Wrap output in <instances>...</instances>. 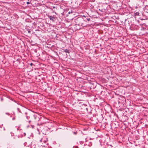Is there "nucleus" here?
<instances>
[{"label": "nucleus", "instance_id": "obj_1", "mask_svg": "<svg viewBox=\"0 0 148 148\" xmlns=\"http://www.w3.org/2000/svg\"><path fill=\"white\" fill-rule=\"evenodd\" d=\"M49 18L50 20L53 21H54L55 19V17L53 16H49Z\"/></svg>", "mask_w": 148, "mask_h": 148}, {"label": "nucleus", "instance_id": "obj_2", "mask_svg": "<svg viewBox=\"0 0 148 148\" xmlns=\"http://www.w3.org/2000/svg\"><path fill=\"white\" fill-rule=\"evenodd\" d=\"M62 50L64 51V52L66 53H69V50L67 49H63Z\"/></svg>", "mask_w": 148, "mask_h": 148}, {"label": "nucleus", "instance_id": "obj_3", "mask_svg": "<svg viewBox=\"0 0 148 148\" xmlns=\"http://www.w3.org/2000/svg\"><path fill=\"white\" fill-rule=\"evenodd\" d=\"M37 116L35 115L34 114L32 115V118H33V119L34 120H35L37 118Z\"/></svg>", "mask_w": 148, "mask_h": 148}, {"label": "nucleus", "instance_id": "obj_4", "mask_svg": "<svg viewBox=\"0 0 148 148\" xmlns=\"http://www.w3.org/2000/svg\"><path fill=\"white\" fill-rule=\"evenodd\" d=\"M86 19L87 20V21H89L90 20V18H86Z\"/></svg>", "mask_w": 148, "mask_h": 148}, {"label": "nucleus", "instance_id": "obj_5", "mask_svg": "<svg viewBox=\"0 0 148 148\" xmlns=\"http://www.w3.org/2000/svg\"><path fill=\"white\" fill-rule=\"evenodd\" d=\"M51 7L53 9H54V8H56V7L55 6H53V7Z\"/></svg>", "mask_w": 148, "mask_h": 148}, {"label": "nucleus", "instance_id": "obj_6", "mask_svg": "<svg viewBox=\"0 0 148 148\" xmlns=\"http://www.w3.org/2000/svg\"><path fill=\"white\" fill-rule=\"evenodd\" d=\"M28 32L29 33H31V31L29 30H28Z\"/></svg>", "mask_w": 148, "mask_h": 148}, {"label": "nucleus", "instance_id": "obj_7", "mask_svg": "<svg viewBox=\"0 0 148 148\" xmlns=\"http://www.w3.org/2000/svg\"><path fill=\"white\" fill-rule=\"evenodd\" d=\"M30 3V2H27V4H29Z\"/></svg>", "mask_w": 148, "mask_h": 148}, {"label": "nucleus", "instance_id": "obj_8", "mask_svg": "<svg viewBox=\"0 0 148 148\" xmlns=\"http://www.w3.org/2000/svg\"><path fill=\"white\" fill-rule=\"evenodd\" d=\"M26 118H27V119H29V117L28 116H26Z\"/></svg>", "mask_w": 148, "mask_h": 148}, {"label": "nucleus", "instance_id": "obj_9", "mask_svg": "<svg viewBox=\"0 0 148 148\" xmlns=\"http://www.w3.org/2000/svg\"><path fill=\"white\" fill-rule=\"evenodd\" d=\"M136 15H138L139 14V13L138 12H136Z\"/></svg>", "mask_w": 148, "mask_h": 148}, {"label": "nucleus", "instance_id": "obj_10", "mask_svg": "<svg viewBox=\"0 0 148 148\" xmlns=\"http://www.w3.org/2000/svg\"><path fill=\"white\" fill-rule=\"evenodd\" d=\"M71 13H72V12H68V13H69V14H71Z\"/></svg>", "mask_w": 148, "mask_h": 148}, {"label": "nucleus", "instance_id": "obj_11", "mask_svg": "<svg viewBox=\"0 0 148 148\" xmlns=\"http://www.w3.org/2000/svg\"><path fill=\"white\" fill-rule=\"evenodd\" d=\"M30 65L31 66H32L33 65V64L32 63H31L30 64Z\"/></svg>", "mask_w": 148, "mask_h": 148}, {"label": "nucleus", "instance_id": "obj_12", "mask_svg": "<svg viewBox=\"0 0 148 148\" xmlns=\"http://www.w3.org/2000/svg\"><path fill=\"white\" fill-rule=\"evenodd\" d=\"M31 126L33 128L34 127V126L33 125H31Z\"/></svg>", "mask_w": 148, "mask_h": 148}, {"label": "nucleus", "instance_id": "obj_13", "mask_svg": "<svg viewBox=\"0 0 148 148\" xmlns=\"http://www.w3.org/2000/svg\"><path fill=\"white\" fill-rule=\"evenodd\" d=\"M143 30H145L146 29L145 28H143Z\"/></svg>", "mask_w": 148, "mask_h": 148}, {"label": "nucleus", "instance_id": "obj_14", "mask_svg": "<svg viewBox=\"0 0 148 148\" xmlns=\"http://www.w3.org/2000/svg\"><path fill=\"white\" fill-rule=\"evenodd\" d=\"M6 114L8 115H10L9 114V113H6Z\"/></svg>", "mask_w": 148, "mask_h": 148}, {"label": "nucleus", "instance_id": "obj_15", "mask_svg": "<svg viewBox=\"0 0 148 148\" xmlns=\"http://www.w3.org/2000/svg\"><path fill=\"white\" fill-rule=\"evenodd\" d=\"M14 119H15V118L14 117V118H12V120H14Z\"/></svg>", "mask_w": 148, "mask_h": 148}, {"label": "nucleus", "instance_id": "obj_16", "mask_svg": "<svg viewBox=\"0 0 148 148\" xmlns=\"http://www.w3.org/2000/svg\"><path fill=\"white\" fill-rule=\"evenodd\" d=\"M3 126V125H0V127L2 128V126Z\"/></svg>", "mask_w": 148, "mask_h": 148}, {"label": "nucleus", "instance_id": "obj_17", "mask_svg": "<svg viewBox=\"0 0 148 148\" xmlns=\"http://www.w3.org/2000/svg\"><path fill=\"white\" fill-rule=\"evenodd\" d=\"M31 122V121H29V123H30V122Z\"/></svg>", "mask_w": 148, "mask_h": 148}, {"label": "nucleus", "instance_id": "obj_18", "mask_svg": "<svg viewBox=\"0 0 148 148\" xmlns=\"http://www.w3.org/2000/svg\"><path fill=\"white\" fill-rule=\"evenodd\" d=\"M26 143H24V145H26Z\"/></svg>", "mask_w": 148, "mask_h": 148}, {"label": "nucleus", "instance_id": "obj_19", "mask_svg": "<svg viewBox=\"0 0 148 148\" xmlns=\"http://www.w3.org/2000/svg\"><path fill=\"white\" fill-rule=\"evenodd\" d=\"M53 12L55 13V14H56V12H54V11H53Z\"/></svg>", "mask_w": 148, "mask_h": 148}, {"label": "nucleus", "instance_id": "obj_20", "mask_svg": "<svg viewBox=\"0 0 148 148\" xmlns=\"http://www.w3.org/2000/svg\"><path fill=\"white\" fill-rule=\"evenodd\" d=\"M18 110L20 112V111H19V108H18Z\"/></svg>", "mask_w": 148, "mask_h": 148}, {"label": "nucleus", "instance_id": "obj_21", "mask_svg": "<svg viewBox=\"0 0 148 148\" xmlns=\"http://www.w3.org/2000/svg\"><path fill=\"white\" fill-rule=\"evenodd\" d=\"M42 139H41L40 140V142H42Z\"/></svg>", "mask_w": 148, "mask_h": 148}, {"label": "nucleus", "instance_id": "obj_22", "mask_svg": "<svg viewBox=\"0 0 148 148\" xmlns=\"http://www.w3.org/2000/svg\"><path fill=\"white\" fill-rule=\"evenodd\" d=\"M3 130H5V128L4 127V128H3Z\"/></svg>", "mask_w": 148, "mask_h": 148}, {"label": "nucleus", "instance_id": "obj_23", "mask_svg": "<svg viewBox=\"0 0 148 148\" xmlns=\"http://www.w3.org/2000/svg\"><path fill=\"white\" fill-rule=\"evenodd\" d=\"M74 134H76V133H75V132H74Z\"/></svg>", "mask_w": 148, "mask_h": 148}, {"label": "nucleus", "instance_id": "obj_24", "mask_svg": "<svg viewBox=\"0 0 148 148\" xmlns=\"http://www.w3.org/2000/svg\"><path fill=\"white\" fill-rule=\"evenodd\" d=\"M1 101H2V100H3V99H2H2H1Z\"/></svg>", "mask_w": 148, "mask_h": 148}, {"label": "nucleus", "instance_id": "obj_25", "mask_svg": "<svg viewBox=\"0 0 148 148\" xmlns=\"http://www.w3.org/2000/svg\"><path fill=\"white\" fill-rule=\"evenodd\" d=\"M24 134H25H25H25V133H24Z\"/></svg>", "mask_w": 148, "mask_h": 148}, {"label": "nucleus", "instance_id": "obj_26", "mask_svg": "<svg viewBox=\"0 0 148 148\" xmlns=\"http://www.w3.org/2000/svg\"><path fill=\"white\" fill-rule=\"evenodd\" d=\"M25 114H27V113H25Z\"/></svg>", "mask_w": 148, "mask_h": 148}, {"label": "nucleus", "instance_id": "obj_27", "mask_svg": "<svg viewBox=\"0 0 148 148\" xmlns=\"http://www.w3.org/2000/svg\"><path fill=\"white\" fill-rule=\"evenodd\" d=\"M31 148H32V147H31Z\"/></svg>", "mask_w": 148, "mask_h": 148}]
</instances>
